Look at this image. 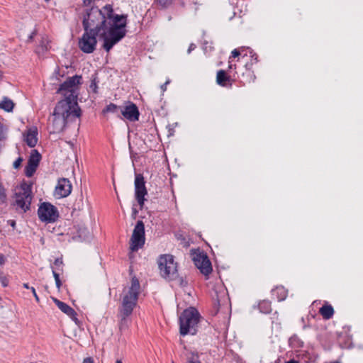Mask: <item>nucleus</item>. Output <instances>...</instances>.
<instances>
[{"instance_id": "nucleus-30", "label": "nucleus", "mask_w": 363, "mask_h": 363, "mask_svg": "<svg viewBox=\"0 0 363 363\" xmlns=\"http://www.w3.org/2000/svg\"><path fill=\"white\" fill-rule=\"evenodd\" d=\"M14 108V103L12 100L4 97V99L0 102V108L7 112H11Z\"/></svg>"}, {"instance_id": "nucleus-2", "label": "nucleus", "mask_w": 363, "mask_h": 363, "mask_svg": "<svg viewBox=\"0 0 363 363\" xmlns=\"http://www.w3.org/2000/svg\"><path fill=\"white\" fill-rule=\"evenodd\" d=\"M140 285L138 279L133 276L131 278V285L128 291L125 294L121 301V306L118 308L119 316L121 318L118 327L121 333L125 332L128 329L129 320L128 318L133 313V311L137 306Z\"/></svg>"}, {"instance_id": "nucleus-59", "label": "nucleus", "mask_w": 363, "mask_h": 363, "mask_svg": "<svg viewBox=\"0 0 363 363\" xmlns=\"http://www.w3.org/2000/svg\"><path fill=\"white\" fill-rule=\"evenodd\" d=\"M116 363H123L121 359H117Z\"/></svg>"}, {"instance_id": "nucleus-26", "label": "nucleus", "mask_w": 363, "mask_h": 363, "mask_svg": "<svg viewBox=\"0 0 363 363\" xmlns=\"http://www.w3.org/2000/svg\"><path fill=\"white\" fill-rule=\"evenodd\" d=\"M319 313L322 315L323 319L329 320L333 316L334 309L331 305L325 303L320 308Z\"/></svg>"}, {"instance_id": "nucleus-53", "label": "nucleus", "mask_w": 363, "mask_h": 363, "mask_svg": "<svg viewBox=\"0 0 363 363\" xmlns=\"http://www.w3.org/2000/svg\"><path fill=\"white\" fill-rule=\"evenodd\" d=\"M94 0H83V4L84 6H87L90 5V4L94 1Z\"/></svg>"}, {"instance_id": "nucleus-3", "label": "nucleus", "mask_w": 363, "mask_h": 363, "mask_svg": "<svg viewBox=\"0 0 363 363\" xmlns=\"http://www.w3.org/2000/svg\"><path fill=\"white\" fill-rule=\"evenodd\" d=\"M108 18H112V24L108 27L106 30H103L99 36L103 39V48L107 52L120 42L126 35L127 17L126 14L121 16H112L111 11H109Z\"/></svg>"}, {"instance_id": "nucleus-19", "label": "nucleus", "mask_w": 363, "mask_h": 363, "mask_svg": "<svg viewBox=\"0 0 363 363\" xmlns=\"http://www.w3.org/2000/svg\"><path fill=\"white\" fill-rule=\"evenodd\" d=\"M15 205L20 208L23 213L30 210L32 198H24L23 195L15 193Z\"/></svg>"}, {"instance_id": "nucleus-50", "label": "nucleus", "mask_w": 363, "mask_h": 363, "mask_svg": "<svg viewBox=\"0 0 363 363\" xmlns=\"http://www.w3.org/2000/svg\"><path fill=\"white\" fill-rule=\"evenodd\" d=\"M82 363H94L92 357H86L84 359Z\"/></svg>"}, {"instance_id": "nucleus-42", "label": "nucleus", "mask_w": 363, "mask_h": 363, "mask_svg": "<svg viewBox=\"0 0 363 363\" xmlns=\"http://www.w3.org/2000/svg\"><path fill=\"white\" fill-rule=\"evenodd\" d=\"M0 282L3 287H6L9 285V281L6 276L3 275L2 277H0Z\"/></svg>"}, {"instance_id": "nucleus-45", "label": "nucleus", "mask_w": 363, "mask_h": 363, "mask_svg": "<svg viewBox=\"0 0 363 363\" xmlns=\"http://www.w3.org/2000/svg\"><path fill=\"white\" fill-rule=\"evenodd\" d=\"M30 290H31V291L33 293V296L35 297V299L36 302L39 303L40 302V298H39V297H38V294L36 293L35 289L34 287L31 286L30 287Z\"/></svg>"}, {"instance_id": "nucleus-15", "label": "nucleus", "mask_w": 363, "mask_h": 363, "mask_svg": "<svg viewBox=\"0 0 363 363\" xmlns=\"http://www.w3.org/2000/svg\"><path fill=\"white\" fill-rule=\"evenodd\" d=\"M121 116L130 122L139 120L140 111L135 104L128 101L125 106L121 107Z\"/></svg>"}, {"instance_id": "nucleus-14", "label": "nucleus", "mask_w": 363, "mask_h": 363, "mask_svg": "<svg viewBox=\"0 0 363 363\" xmlns=\"http://www.w3.org/2000/svg\"><path fill=\"white\" fill-rule=\"evenodd\" d=\"M82 77L81 75H74L71 77H68L66 81L62 83L58 88L57 93H71L72 91H76V86L82 84Z\"/></svg>"}, {"instance_id": "nucleus-28", "label": "nucleus", "mask_w": 363, "mask_h": 363, "mask_svg": "<svg viewBox=\"0 0 363 363\" xmlns=\"http://www.w3.org/2000/svg\"><path fill=\"white\" fill-rule=\"evenodd\" d=\"M257 308L260 313L264 314H269L272 311V303L269 300L260 301L257 305Z\"/></svg>"}, {"instance_id": "nucleus-12", "label": "nucleus", "mask_w": 363, "mask_h": 363, "mask_svg": "<svg viewBox=\"0 0 363 363\" xmlns=\"http://www.w3.org/2000/svg\"><path fill=\"white\" fill-rule=\"evenodd\" d=\"M41 159L42 156L38 150L33 149L30 151L24 169L25 175L27 177H32L33 176L40 164Z\"/></svg>"}, {"instance_id": "nucleus-17", "label": "nucleus", "mask_w": 363, "mask_h": 363, "mask_svg": "<svg viewBox=\"0 0 363 363\" xmlns=\"http://www.w3.org/2000/svg\"><path fill=\"white\" fill-rule=\"evenodd\" d=\"M235 81L233 74H229L225 70L220 69L216 73V83L220 86L231 88Z\"/></svg>"}, {"instance_id": "nucleus-56", "label": "nucleus", "mask_w": 363, "mask_h": 363, "mask_svg": "<svg viewBox=\"0 0 363 363\" xmlns=\"http://www.w3.org/2000/svg\"><path fill=\"white\" fill-rule=\"evenodd\" d=\"M23 287L27 289H30V287L29 286V284L28 283H23Z\"/></svg>"}, {"instance_id": "nucleus-51", "label": "nucleus", "mask_w": 363, "mask_h": 363, "mask_svg": "<svg viewBox=\"0 0 363 363\" xmlns=\"http://www.w3.org/2000/svg\"><path fill=\"white\" fill-rule=\"evenodd\" d=\"M196 48V45L194 43H191L188 48V53H190L192 50H194Z\"/></svg>"}, {"instance_id": "nucleus-35", "label": "nucleus", "mask_w": 363, "mask_h": 363, "mask_svg": "<svg viewBox=\"0 0 363 363\" xmlns=\"http://www.w3.org/2000/svg\"><path fill=\"white\" fill-rule=\"evenodd\" d=\"M157 4L162 9H166L172 5L173 0H155Z\"/></svg>"}, {"instance_id": "nucleus-31", "label": "nucleus", "mask_w": 363, "mask_h": 363, "mask_svg": "<svg viewBox=\"0 0 363 363\" xmlns=\"http://www.w3.org/2000/svg\"><path fill=\"white\" fill-rule=\"evenodd\" d=\"M213 299H214V302H213V308L211 311V314L212 315H217V313L219 311V308L221 306V302L225 301L227 298L224 296L222 299H220L218 294L216 293V298H213Z\"/></svg>"}, {"instance_id": "nucleus-24", "label": "nucleus", "mask_w": 363, "mask_h": 363, "mask_svg": "<svg viewBox=\"0 0 363 363\" xmlns=\"http://www.w3.org/2000/svg\"><path fill=\"white\" fill-rule=\"evenodd\" d=\"M289 345L294 350H299L304 347V342L298 335L294 334L289 339Z\"/></svg>"}, {"instance_id": "nucleus-48", "label": "nucleus", "mask_w": 363, "mask_h": 363, "mask_svg": "<svg viewBox=\"0 0 363 363\" xmlns=\"http://www.w3.org/2000/svg\"><path fill=\"white\" fill-rule=\"evenodd\" d=\"M52 275H53L55 281L60 279V274L58 272H57L56 270H55L53 268H52Z\"/></svg>"}, {"instance_id": "nucleus-44", "label": "nucleus", "mask_w": 363, "mask_h": 363, "mask_svg": "<svg viewBox=\"0 0 363 363\" xmlns=\"http://www.w3.org/2000/svg\"><path fill=\"white\" fill-rule=\"evenodd\" d=\"M177 279H178L179 285L182 287H184L188 284V282L182 277H179L178 275V278Z\"/></svg>"}, {"instance_id": "nucleus-23", "label": "nucleus", "mask_w": 363, "mask_h": 363, "mask_svg": "<svg viewBox=\"0 0 363 363\" xmlns=\"http://www.w3.org/2000/svg\"><path fill=\"white\" fill-rule=\"evenodd\" d=\"M272 296H275L278 301H284L287 296V290L282 286H276L271 291Z\"/></svg>"}, {"instance_id": "nucleus-8", "label": "nucleus", "mask_w": 363, "mask_h": 363, "mask_svg": "<svg viewBox=\"0 0 363 363\" xmlns=\"http://www.w3.org/2000/svg\"><path fill=\"white\" fill-rule=\"evenodd\" d=\"M99 33H95L90 30L84 31L82 36L79 39L78 46L84 53L90 54L94 52L97 45L96 37Z\"/></svg>"}, {"instance_id": "nucleus-10", "label": "nucleus", "mask_w": 363, "mask_h": 363, "mask_svg": "<svg viewBox=\"0 0 363 363\" xmlns=\"http://www.w3.org/2000/svg\"><path fill=\"white\" fill-rule=\"evenodd\" d=\"M193 261L195 266L200 270V272L208 278L212 272L213 268L206 253L197 250L196 252H194Z\"/></svg>"}, {"instance_id": "nucleus-25", "label": "nucleus", "mask_w": 363, "mask_h": 363, "mask_svg": "<svg viewBox=\"0 0 363 363\" xmlns=\"http://www.w3.org/2000/svg\"><path fill=\"white\" fill-rule=\"evenodd\" d=\"M53 302L56 304V306L66 315L68 316L73 315V312L74 310L70 307L68 304L65 302L60 301L56 298H52Z\"/></svg>"}, {"instance_id": "nucleus-16", "label": "nucleus", "mask_w": 363, "mask_h": 363, "mask_svg": "<svg viewBox=\"0 0 363 363\" xmlns=\"http://www.w3.org/2000/svg\"><path fill=\"white\" fill-rule=\"evenodd\" d=\"M72 184L67 178H60L57 181V184L55 189V194L59 198L68 196L72 191Z\"/></svg>"}, {"instance_id": "nucleus-33", "label": "nucleus", "mask_w": 363, "mask_h": 363, "mask_svg": "<svg viewBox=\"0 0 363 363\" xmlns=\"http://www.w3.org/2000/svg\"><path fill=\"white\" fill-rule=\"evenodd\" d=\"M98 83H99L98 77H97L96 74H95L94 76V77L92 78L91 83L89 84V89L95 94H96L98 92Z\"/></svg>"}, {"instance_id": "nucleus-5", "label": "nucleus", "mask_w": 363, "mask_h": 363, "mask_svg": "<svg viewBox=\"0 0 363 363\" xmlns=\"http://www.w3.org/2000/svg\"><path fill=\"white\" fill-rule=\"evenodd\" d=\"M158 265L162 277L168 281L177 280L178 278L177 263L174 262L172 255H160Z\"/></svg>"}, {"instance_id": "nucleus-39", "label": "nucleus", "mask_w": 363, "mask_h": 363, "mask_svg": "<svg viewBox=\"0 0 363 363\" xmlns=\"http://www.w3.org/2000/svg\"><path fill=\"white\" fill-rule=\"evenodd\" d=\"M238 49H240L241 58L244 59L245 57H247L248 55V54H249L248 50H250L251 48H245V47H240V48H238Z\"/></svg>"}, {"instance_id": "nucleus-34", "label": "nucleus", "mask_w": 363, "mask_h": 363, "mask_svg": "<svg viewBox=\"0 0 363 363\" xmlns=\"http://www.w3.org/2000/svg\"><path fill=\"white\" fill-rule=\"evenodd\" d=\"M248 52H249V55H250V62H247L246 63H252V67H253V65L255 64H257L258 62V61H259L258 60V55L252 49L248 50Z\"/></svg>"}, {"instance_id": "nucleus-40", "label": "nucleus", "mask_w": 363, "mask_h": 363, "mask_svg": "<svg viewBox=\"0 0 363 363\" xmlns=\"http://www.w3.org/2000/svg\"><path fill=\"white\" fill-rule=\"evenodd\" d=\"M6 134L2 123H0V141H4L6 139Z\"/></svg>"}, {"instance_id": "nucleus-46", "label": "nucleus", "mask_w": 363, "mask_h": 363, "mask_svg": "<svg viewBox=\"0 0 363 363\" xmlns=\"http://www.w3.org/2000/svg\"><path fill=\"white\" fill-rule=\"evenodd\" d=\"M188 363H201V362L198 359V357L192 356L189 359Z\"/></svg>"}, {"instance_id": "nucleus-13", "label": "nucleus", "mask_w": 363, "mask_h": 363, "mask_svg": "<svg viewBox=\"0 0 363 363\" xmlns=\"http://www.w3.org/2000/svg\"><path fill=\"white\" fill-rule=\"evenodd\" d=\"M244 69L241 73L238 71H235L233 73V77L235 81L238 80L242 85L254 82L256 78L253 67H252V63H245Z\"/></svg>"}, {"instance_id": "nucleus-20", "label": "nucleus", "mask_w": 363, "mask_h": 363, "mask_svg": "<svg viewBox=\"0 0 363 363\" xmlns=\"http://www.w3.org/2000/svg\"><path fill=\"white\" fill-rule=\"evenodd\" d=\"M70 120L61 116H54V118L52 121L53 132L60 133L63 131L65 128L66 127L67 123Z\"/></svg>"}, {"instance_id": "nucleus-11", "label": "nucleus", "mask_w": 363, "mask_h": 363, "mask_svg": "<svg viewBox=\"0 0 363 363\" xmlns=\"http://www.w3.org/2000/svg\"><path fill=\"white\" fill-rule=\"evenodd\" d=\"M135 198L137 201L140 209L142 210L147 200L145 196L147 195V190L145 186V181L142 174H135Z\"/></svg>"}, {"instance_id": "nucleus-21", "label": "nucleus", "mask_w": 363, "mask_h": 363, "mask_svg": "<svg viewBox=\"0 0 363 363\" xmlns=\"http://www.w3.org/2000/svg\"><path fill=\"white\" fill-rule=\"evenodd\" d=\"M121 107L122 106H118L113 103H110L103 108L101 113L104 116H106L108 113H112L116 117L121 118Z\"/></svg>"}, {"instance_id": "nucleus-1", "label": "nucleus", "mask_w": 363, "mask_h": 363, "mask_svg": "<svg viewBox=\"0 0 363 363\" xmlns=\"http://www.w3.org/2000/svg\"><path fill=\"white\" fill-rule=\"evenodd\" d=\"M111 11L112 16H120L115 13L111 4L105 5L101 9L93 6L86 9L83 14L82 26L84 31L90 30L95 33H100L102 30H106L112 24V18H109L108 14Z\"/></svg>"}, {"instance_id": "nucleus-49", "label": "nucleus", "mask_w": 363, "mask_h": 363, "mask_svg": "<svg viewBox=\"0 0 363 363\" xmlns=\"http://www.w3.org/2000/svg\"><path fill=\"white\" fill-rule=\"evenodd\" d=\"M169 82H170V81H169V80H167V81H166V82H164L163 84H162V85L160 86V88H161V89H162V92H164V91H166V89H167V85L168 84H169Z\"/></svg>"}, {"instance_id": "nucleus-55", "label": "nucleus", "mask_w": 363, "mask_h": 363, "mask_svg": "<svg viewBox=\"0 0 363 363\" xmlns=\"http://www.w3.org/2000/svg\"><path fill=\"white\" fill-rule=\"evenodd\" d=\"M8 223H9V225L11 226H12L13 228H15V226H16V221L14 220H9L8 221Z\"/></svg>"}, {"instance_id": "nucleus-6", "label": "nucleus", "mask_w": 363, "mask_h": 363, "mask_svg": "<svg viewBox=\"0 0 363 363\" xmlns=\"http://www.w3.org/2000/svg\"><path fill=\"white\" fill-rule=\"evenodd\" d=\"M38 216L40 221L51 223L58 220L60 213L56 206L49 202H43L38 207Z\"/></svg>"}, {"instance_id": "nucleus-37", "label": "nucleus", "mask_w": 363, "mask_h": 363, "mask_svg": "<svg viewBox=\"0 0 363 363\" xmlns=\"http://www.w3.org/2000/svg\"><path fill=\"white\" fill-rule=\"evenodd\" d=\"M23 161V158L21 156H19L13 162V169H18L21 167Z\"/></svg>"}, {"instance_id": "nucleus-22", "label": "nucleus", "mask_w": 363, "mask_h": 363, "mask_svg": "<svg viewBox=\"0 0 363 363\" xmlns=\"http://www.w3.org/2000/svg\"><path fill=\"white\" fill-rule=\"evenodd\" d=\"M61 94L65 96V99H62V101H65V102H67V105L72 109L74 108L79 107L77 101V94L76 91H72L71 93H63Z\"/></svg>"}, {"instance_id": "nucleus-58", "label": "nucleus", "mask_w": 363, "mask_h": 363, "mask_svg": "<svg viewBox=\"0 0 363 363\" xmlns=\"http://www.w3.org/2000/svg\"><path fill=\"white\" fill-rule=\"evenodd\" d=\"M16 149H17V150H18V151H17L18 154V155H20V154H21V150H20V148H19V146H18V145H16Z\"/></svg>"}, {"instance_id": "nucleus-57", "label": "nucleus", "mask_w": 363, "mask_h": 363, "mask_svg": "<svg viewBox=\"0 0 363 363\" xmlns=\"http://www.w3.org/2000/svg\"><path fill=\"white\" fill-rule=\"evenodd\" d=\"M285 363H299L298 361H296L294 359L289 360L288 362H286Z\"/></svg>"}, {"instance_id": "nucleus-7", "label": "nucleus", "mask_w": 363, "mask_h": 363, "mask_svg": "<svg viewBox=\"0 0 363 363\" xmlns=\"http://www.w3.org/2000/svg\"><path fill=\"white\" fill-rule=\"evenodd\" d=\"M145 225L143 220H138L133 229L130 238V249L132 252H137L145 244Z\"/></svg>"}, {"instance_id": "nucleus-63", "label": "nucleus", "mask_w": 363, "mask_h": 363, "mask_svg": "<svg viewBox=\"0 0 363 363\" xmlns=\"http://www.w3.org/2000/svg\"><path fill=\"white\" fill-rule=\"evenodd\" d=\"M1 299V298L0 297V300Z\"/></svg>"}, {"instance_id": "nucleus-36", "label": "nucleus", "mask_w": 363, "mask_h": 363, "mask_svg": "<svg viewBox=\"0 0 363 363\" xmlns=\"http://www.w3.org/2000/svg\"><path fill=\"white\" fill-rule=\"evenodd\" d=\"M240 55H241L240 49H238V48L234 49L231 52V55L229 57V60H232V58H237L238 57V61H239Z\"/></svg>"}, {"instance_id": "nucleus-4", "label": "nucleus", "mask_w": 363, "mask_h": 363, "mask_svg": "<svg viewBox=\"0 0 363 363\" xmlns=\"http://www.w3.org/2000/svg\"><path fill=\"white\" fill-rule=\"evenodd\" d=\"M201 319V316L196 308L189 307L184 309L179 317L180 335L184 337L187 335H196Z\"/></svg>"}, {"instance_id": "nucleus-38", "label": "nucleus", "mask_w": 363, "mask_h": 363, "mask_svg": "<svg viewBox=\"0 0 363 363\" xmlns=\"http://www.w3.org/2000/svg\"><path fill=\"white\" fill-rule=\"evenodd\" d=\"M54 265L57 267V269L60 271H62V265L63 261L62 257L56 258L54 262Z\"/></svg>"}, {"instance_id": "nucleus-43", "label": "nucleus", "mask_w": 363, "mask_h": 363, "mask_svg": "<svg viewBox=\"0 0 363 363\" xmlns=\"http://www.w3.org/2000/svg\"><path fill=\"white\" fill-rule=\"evenodd\" d=\"M77 325H79L81 322L80 320L78 319L77 318V313H76V311H74L73 312V315H69V316Z\"/></svg>"}, {"instance_id": "nucleus-47", "label": "nucleus", "mask_w": 363, "mask_h": 363, "mask_svg": "<svg viewBox=\"0 0 363 363\" xmlns=\"http://www.w3.org/2000/svg\"><path fill=\"white\" fill-rule=\"evenodd\" d=\"M138 213V211L137 210V208L135 207V205H133V208H132V217L133 218H135L137 215Z\"/></svg>"}, {"instance_id": "nucleus-9", "label": "nucleus", "mask_w": 363, "mask_h": 363, "mask_svg": "<svg viewBox=\"0 0 363 363\" xmlns=\"http://www.w3.org/2000/svg\"><path fill=\"white\" fill-rule=\"evenodd\" d=\"M82 115V111L80 107L74 108L73 109L67 105V102L65 101H59L56 104L53 116H58L65 118L69 120H72L71 118H79Z\"/></svg>"}, {"instance_id": "nucleus-27", "label": "nucleus", "mask_w": 363, "mask_h": 363, "mask_svg": "<svg viewBox=\"0 0 363 363\" xmlns=\"http://www.w3.org/2000/svg\"><path fill=\"white\" fill-rule=\"evenodd\" d=\"M32 186V182L27 183L26 182L23 181L20 185V188L22 190V192H17V194L23 195L24 198H33Z\"/></svg>"}, {"instance_id": "nucleus-60", "label": "nucleus", "mask_w": 363, "mask_h": 363, "mask_svg": "<svg viewBox=\"0 0 363 363\" xmlns=\"http://www.w3.org/2000/svg\"><path fill=\"white\" fill-rule=\"evenodd\" d=\"M3 275V272L0 270V277H2Z\"/></svg>"}, {"instance_id": "nucleus-62", "label": "nucleus", "mask_w": 363, "mask_h": 363, "mask_svg": "<svg viewBox=\"0 0 363 363\" xmlns=\"http://www.w3.org/2000/svg\"><path fill=\"white\" fill-rule=\"evenodd\" d=\"M335 363H340L339 361L335 362Z\"/></svg>"}, {"instance_id": "nucleus-41", "label": "nucleus", "mask_w": 363, "mask_h": 363, "mask_svg": "<svg viewBox=\"0 0 363 363\" xmlns=\"http://www.w3.org/2000/svg\"><path fill=\"white\" fill-rule=\"evenodd\" d=\"M236 69H237V65L235 64H233L232 60H228V69L227 72L231 73L233 71H234V72H235V71H237Z\"/></svg>"}, {"instance_id": "nucleus-54", "label": "nucleus", "mask_w": 363, "mask_h": 363, "mask_svg": "<svg viewBox=\"0 0 363 363\" xmlns=\"http://www.w3.org/2000/svg\"><path fill=\"white\" fill-rule=\"evenodd\" d=\"M55 284H56L57 288L58 289H60L62 284L61 280L60 279V280L55 281Z\"/></svg>"}, {"instance_id": "nucleus-18", "label": "nucleus", "mask_w": 363, "mask_h": 363, "mask_svg": "<svg viewBox=\"0 0 363 363\" xmlns=\"http://www.w3.org/2000/svg\"><path fill=\"white\" fill-rule=\"evenodd\" d=\"M23 140L30 147H34L38 143V129L35 126L28 128L23 133Z\"/></svg>"}, {"instance_id": "nucleus-52", "label": "nucleus", "mask_w": 363, "mask_h": 363, "mask_svg": "<svg viewBox=\"0 0 363 363\" xmlns=\"http://www.w3.org/2000/svg\"><path fill=\"white\" fill-rule=\"evenodd\" d=\"M6 262V257L4 255H0V266L4 264Z\"/></svg>"}, {"instance_id": "nucleus-61", "label": "nucleus", "mask_w": 363, "mask_h": 363, "mask_svg": "<svg viewBox=\"0 0 363 363\" xmlns=\"http://www.w3.org/2000/svg\"><path fill=\"white\" fill-rule=\"evenodd\" d=\"M50 0H45V2H49Z\"/></svg>"}, {"instance_id": "nucleus-32", "label": "nucleus", "mask_w": 363, "mask_h": 363, "mask_svg": "<svg viewBox=\"0 0 363 363\" xmlns=\"http://www.w3.org/2000/svg\"><path fill=\"white\" fill-rule=\"evenodd\" d=\"M84 202L82 195H80L78 199L75 200L73 203V210L74 211H81L83 208Z\"/></svg>"}, {"instance_id": "nucleus-29", "label": "nucleus", "mask_w": 363, "mask_h": 363, "mask_svg": "<svg viewBox=\"0 0 363 363\" xmlns=\"http://www.w3.org/2000/svg\"><path fill=\"white\" fill-rule=\"evenodd\" d=\"M342 331V335L345 333V338L344 342H342V348H350L352 346V335L349 334L350 328L348 327H343Z\"/></svg>"}]
</instances>
